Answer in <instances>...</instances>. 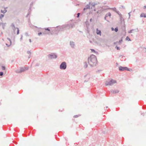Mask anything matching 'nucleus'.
I'll return each mask as SVG.
<instances>
[{
    "label": "nucleus",
    "instance_id": "26",
    "mask_svg": "<svg viewBox=\"0 0 146 146\" xmlns=\"http://www.w3.org/2000/svg\"><path fill=\"white\" fill-rule=\"evenodd\" d=\"M112 9L115 12L117 11L116 8L115 7H114L112 8Z\"/></svg>",
    "mask_w": 146,
    "mask_h": 146
},
{
    "label": "nucleus",
    "instance_id": "52",
    "mask_svg": "<svg viewBox=\"0 0 146 146\" xmlns=\"http://www.w3.org/2000/svg\"><path fill=\"white\" fill-rule=\"evenodd\" d=\"M32 4H33V3H31V5H32Z\"/></svg>",
    "mask_w": 146,
    "mask_h": 146
},
{
    "label": "nucleus",
    "instance_id": "19",
    "mask_svg": "<svg viewBox=\"0 0 146 146\" xmlns=\"http://www.w3.org/2000/svg\"><path fill=\"white\" fill-rule=\"evenodd\" d=\"M125 40H128L129 41H130L131 40L128 36L126 37L125 38Z\"/></svg>",
    "mask_w": 146,
    "mask_h": 146
},
{
    "label": "nucleus",
    "instance_id": "4",
    "mask_svg": "<svg viewBox=\"0 0 146 146\" xmlns=\"http://www.w3.org/2000/svg\"><path fill=\"white\" fill-rule=\"evenodd\" d=\"M66 63L65 62H62L60 66V68L61 70H65L66 69Z\"/></svg>",
    "mask_w": 146,
    "mask_h": 146
},
{
    "label": "nucleus",
    "instance_id": "38",
    "mask_svg": "<svg viewBox=\"0 0 146 146\" xmlns=\"http://www.w3.org/2000/svg\"><path fill=\"white\" fill-rule=\"evenodd\" d=\"M27 53L28 54H31V52L30 51H28L27 52Z\"/></svg>",
    "mask_w": 146,
    "mask_h": 146
},
{
    "label": "nucleus",
    "instance_id": "1",
    "mask_svg": "<svg viewBox=\"0 0 146 146\" xmlns=\"http://www.w3.org/2000/svg\"><path fill=\"white\" fill-rule=\"evenodd\" d=\"M88 63L91 67L96 66L97 64V61L96 56L92 54L91 55L88 59Z\"/></svg>",
    "mask_w": 146,
    "mask_h": 146
},
{
    "label": "nucleus",
    "instance_id": "6",
    "mask_svg": "<svg viewBox=\"0 0 146 146\" xmlns=\"http://www.w3.org/2000/svg\"><path fill=\"white\" fill-rule=\"evenodd\" d=\"M119 70L120 71H123L125 70H126L130 71L129 69L127 67H123L120 66L119 67Z\"/></svg>",
    "mask_w": 146,
    "mask_h": 146
},
{
    "label": "nucleus",
    "instance_id": "30",
    "mask_svg": "<svg viewBox=\"0 0 146 146\" xmlns=\"http://www.w3.org/2000/svg\"><path fill=\"white\" fill-rule=\"evenodd\" d=\"M134 30V29H132L130 30V31H129L128 33H131L132 32V31Z\"/></svg>",
    "mask_w": 146,
    "mask_h": 146
},
{
    "label": "nucleus",
    "instance_id": "46",
    "mask_svg": "<svg viewBox=\"0 0 146 146\" xmlns=\"http://www.w3.org/2000/svg\"><path fill=\"white\" fill-rule=\"evenodd\" d=\"M144 9H146V6H144Z\"/></svg>",
    "mask_w": 146,
    "mask_h": 146
},
{
    "label": "nucleus",
    "instance_id": "39",
    "mask_svg": "<svg viewBox=\"0 0 146 146\" xmlns=\"http://www.w3.org/2000/svg\"><path fill=\"white\" fill-rule=\"evenodd\" d=\"M42 34V32H40L39 33H38V36H40V35H41V34Z\"/></svg>",
    "mask_w": 146,
    "mask_h": 146
},
{
    "label": "nucleus",
    "instance_id": "32",
    "mask_svg": "<svg viewBox=\"0 0 146 146\" xmlns=\"http://www.w3.org/2000/svg\"><path fill=\"white\" fill-rule=\"evenodd\" d=\"M3 72H0V76H2L3 75Z\"/></svg>",
    "mask_w": 146,
    "mask_h": 146
},
{
    "label": "nucleus",
    "instance_id": "41",
    "mask_svg": "<svg viewBox=\"0 0 146 146\" xmlns=\"http://www.w3.org/2000/svg\"><path fill=\"white\" fill-rule=\"evenodd\" d=\"M23 35H21V37L20 38L21 40H22V39H23Z\"/></svg>",
    "mask_w": 146,
    "mask_h": 146
},
{
    "label": "nucleus",
    "instance_id": "56",
    "mask_svg": "<svg viewBox=\"0 0 146 146\" xmlns=\"http://www.w3.org/2000/svg\"><path fill=\"white\" fill-rule=\"evenodd\" d=\"M137 29V32H138V29Z\"/></svg>",
    "mask_w": 146,
    "mask_h": 146
},
{
    "label": "nucleus",
    "instance_id": "3",
    "mask_svg": "<svg viewBox=\"0 0 146 146\" xmlns=\"http://www.w3.org/2000/svg\"><path fill=\"white\" fill-rule=\"evenodd\" d=\"M116 83V80L111 79L109 82H106L105 83V85L106 86H112Z\"/></svg>",
    "mask_w": 146,
    "mask_h": 146
},
{
    "label": "nucleus",
    "instance_id": "35",
    "mask_svg": "<svg viewBox=\"0 0 146 146\" xmlns=\"http://www.w3.org/2000/svg\"><path fill=\"white\" fill-rule=\"evenodd\" d=\"M80 13H78L77 14V17L78 18L79 17Z\"/></svg>",
    "mask_w": 146,
    "mask_h": 146
},
{
    "label": "nucleus",
    "instance_id": "28",
    "mask_svg": "<svg viewBox=\"0 0 146 146\" xmlns=\"http://www.w3.org/2000/svg\"><path fill=\"white\" fill-rule=\"evenodd\" d=\"M80 115H74V118H77V117H78V116H80Z\"/></svg>",
    "mask_w": 146,
    "mask_h": 146
},
{
    "label": "nucleus",
    "instance_id": "44",
    "mask_svg": "<svg viewBox=\"0 0 146 146\" xmlns=\"http://www.w3.org/2000/svg\"><path fill=\"white\" fill-rule=\"evenodd\" d=\"M42 34H43L44 35V34H47V33H46V32H43V33Z\"/></svg>",
    "mask_w": 146,
    "mask_h": 146
},
{
    "label": "nucleus",
    "instance_id": "23",
    "mask_svg": "<svg viewBox=\"0 0 146 146\" xmlns=\"http://www.w3.org/2000/svg\"><path fill=\"white\" fill-rule=\"evenodd\" d=\"M4 15L3 14H1L0 15V19H2Z\"/></svg>",
    "mask_w": 146,
    "mask_h": 146
},
{
    "label": "nucleus",
    "instance_id": "17",
    "mask_svg": "<svg viewBox=\"0 0 146 146\" xmlns=\"http://www.w3.org/2000/svg\"><path fill=\"white\" fill-rule=\"evenodd\" d=\"M111 15V14L109 12L107 14H106L105 15L106 17H108V16L110 17Z\"/></svg>",
    "mask_w": 146,
    "mask_h": 146
},
{
    "label": "nucleus",
    "instance_id": "22",
    "mask_svg": "<svg viewBox=\"0 0 146 146\" xmlns=\"http://www.w3.org/2000/svg\"><path fill=\"white\" fill-rule=\"evenodd\" d=\"M116 12L119 15V16L121 15V14L120 13L119 11H117Z\"/></svg>",
    "mask_w": 146,
    "mask_h": 146
},
{
    "label": "nucleus",
    "instance_id": "16",
    "mask_svg": "<svg viewBox=\"0 0 146 146\" xmlns=\"http://www.w3.org/2000/svg\"><path fill=\"white\" fill-rule=\"evenodd\" d=\"M84 68H86L88 67V64H87V62H85L84 63Z\"/></svg>",
    "mask_w": 146,
    "mask_h": 146
},
{
    "label": "nucleus",
    "instance_id": "33",
    "mask_svg": "<svg viewBox=\"0 0 146 146\" xmlns=\"http://www.w3.org/2000/svg\"><path fill=\"white\" fill-rule=\"evenodd\" d=\"M123 37H122L121 38V39L120 40H119V42L120 43H121L123 41V39H122Z\"/></svg>",
    "mask_w": 146,
    "mask_h": 146
},
{
    "label": "nucleus",
    "instance_id": "18",
    "mask_svg": "<svg viewBox=\"0 0 146 146\" xmlns=\"http://www.w3.org/2000/svg\"><path fill=\"white\" fill-rule=\"evenodd\" d=\"M7 11V10L6 9H5L3 11L2 10H1V12L3 14L5 13Z\"/></svg>",
    "mask_w": 146,
    "mask_h": 146
},
{
    "label": "nucleus",
    "instance_id": "40",
    "mask_svg": "<svg viewBox=\"0 0 146 146\" xmlns=\"http://www.w3.org/2000/svg\"><path fill=\"white\" fill-rule=\"evenodd\" d=\"M25 34L27 36H29V35H28V33H25Z\"/></svg>",
    "mask_w": 146,
    "mask_h": 146
},
{
    "label": "nucleus",
    "instance_id": "15",
    "mask_svg": "<svg viewBox=\"0 0 146 146\" xmlns=\"http://www.w3.org/2000/svg\"><path fill=\"white\" fill-rule=\"evenodd\" d=\"M7 39L9 41V42H10V44L9 45H8V44H6V45L8 46H10L11 44V43H12V42H11V39L9 38H7Z\"/></svg>",
    "mask_w": 146,
    "mask_h": 146
},
{
    "label": "nucleus",
    "instance_id": "10",
    "mask_svg": "<svg viewBox=\"0 0 146 146\" xmlns=\"http://www.w3.org/2000/svg\"><path fill=\"white\" fill-rule=\"evenodd\" d=\"M96 33L97 35H101V31L100 30H99L98 28L96 29Z\"/></svg>",
    "mask_w": 146,
    "mask_h": 146
},
{
    "label": "nucleus",
    "instance_id": "55",
    "mask_svg": "<svg viewBox=\"0 0 146 146\" xmlns=\"http://www.w3.org/2000/svg\"><path fill=\"white\" fill-rule=\"evenodd\" d=\"M108 108V106L106 107V108Z\"/></svg>",
    "mask_w": 146,
    "mask_h": 146
},
{
    "label": "nucleus",
    "instance_id": "49",
    "mask_svg": "<svg viewBox=\"0 0 146 146\" xmlns=\"http://www.w3.org/2000/svg\"><path fill=\"white\" fill-rule=\"evenodd\" d=\"M25 68V70H27L28 69V68Z\"/></svg>",
    "mask_w": 146,
    "mask_h": 146
},
{
    "label": "nucleus",
    "instance_id": "42",
    "mask_svg": "<svg viewBox=\"0 0 146 146\" xmlns=\"http://www.w3.org/2000/svg\"><path fill=\"white\" fill-rule=\"evenodd\" d=\"M17 27H15V29H13V28H12V29H13V31H15V30L16 29H17Z\"/></svg>",
    "mask_w": 146,
    "mask_h": 146
},
{
    "label": "nucleus",
    "instance_id": "11",
    "mask_svg": "<svg viewBox=\"0 0 146 146\" xmlns=\"http://www.w3.org/2000/svg\"><path fill=\"white\" fill-rule=\"evenodd\" d=\"M90 9V6L89 4L87 5L84 8L83 11H84L86 9Z\"/></svg>",
    "mask_w": 146,
    "mask_h": 146
},
{
    "label": "nucleus",
    "instance_id": "31",
    "mask_svg": "<svg viewBox=\"0 0 146 146\" xmlns=\"http://www.w3.org/2000/svg\"><path fill=\"white\" fill-rule=\"evenodd\" d=\"M2 68L3 70H5V66H2Z\"/></svg>",
    "mask_w": 146,
    "mask_h": 146
},
{
    "label": "nucleus",
    "instance_id": "53",
    "mask_svg": "<svg viewBox=\"0 0 146 146\" xmlns=\"http://www.w3.org/2000/svg\"><path fill=\"white\" fill-rule=\"evenodd\" d=\"M122 8H124V7H123V6H122Z\"/></svg>",
    "mask_w": 146,
    "mask_h": 146
},
{
    "label": "nucleus",
    "instance_id": "21",
    "mask_svg": "<svg viewBox=\"0 0 146 146\" xmlns=\"http://www.w3.org/2000/svg\"><path fill=\"white\" fill-rule=\"evenodd\" d=\"M11 27H12V28H13V29H15V26L14 24L13 23H12L11 24Z\"/></svg>",
    "mask_w": 146,
    "mask_h": 146
},
{
    "label": "nucleus",
    "instance_id": "7",
    "mask_svg": "<svg viewBox=\"0 0 146 146\" xmlns=\"http://www.w3.org/2000/svg\"><path fill=\"white\" fill-rule=\"evenodd\" d=\"M70 45L72 48H74L75 46V43L73 41H70Z\"/></svg>",
    "mask_w": 146,
    "mask_h": 146
},
{
    "label": "nucleus",
    "instance_id": "20",
    "mask_svg": "<svg viewBox=\"0 0 146 146\" xmlns=\"http://www.w3.org/2000/svg\"><path fill=\"white\" fill-rule=\"evenodd\" d=\"M15 72L18 73H21V72H20V70L18 69L15 70Z\"/></svg>",
    "mask_w": 146,
    "mask_h": 146
},
{
    "label": "nucleus",
    "instance_id": "48",
    "mask_svg": "<svg viewBox=\"0 0 146 146\" xmlns=\"http://www.w3.org/2000/svg\"><path fill=\"white\" fill-rule=\"evenodd\" d=\"M29 42H31V39H29Z\"/></svg>",
    "mask_w": 146,
    "mask_h": 146
},
{
    "label": "nucleus",
    "instance_id": "13",
    "mask_svg": "<svg viewBox=\"0 0 146 146\" xmlns=\"http://www.w3.org/2000/svg\"><path fill=\"white\" fill-rule=\"evenodd\" d=\"M140 17H144V18H146V15L144 13H142L141 14V15H140Z\"/></svg>",
    "mask_w": 146,
    "mask_h": 146
},
{
    "label": "nucleus",
    "instance_id": "25",
    "mask_svg": "<svg viewBox=\"0 0 146 146\" xmlns=\"http://www.w3.org/2000/svg\"><path fill=\"white\" fill-rule=\"evenodd\" d=\"M44 29L45 30H47L49 31H50V30L49 29V28H44Z\"/></svg>",
    "mask_w": 146,
    "mask_h": 146
},
{
    "label": "nucleus",
    "instance_id": "29",
    "mask_svg": "<svg viewBox=\"0 0 146 146\" xmlns=\"http://www.w3.org/2000/svg\"><path fill=\"white\" fill-rule=\"evenodd\" d=\"M17 34L18 35L19 33V29L18 28H17Z\"/></svg>",
    "mask_w": 146,
    "mask_h": 146
},
{
    "label": "nucleus",
    "instance_id": "8",
    "mask_svg": "<svg viewBox=\"0 0 146 146\" xmlns=\"http://www.w3.org/2000/svg\"><path fill=\"white\" fill-rule=\"evenodd\" d=\"M89 5H91L92 6V7H91V8L92 9L93 8H94L95 6L97 5V4L94 3H89Z\"/></svg>",
    "mask_w": 146,
    "mask_h": 146
},
{
    "label": "nucleus",
    "instance_id": "27",
    "mask_svg": "<svg viewBox=\"0 0 146 146\" xmlns=\"http://www.w3.org/2000/svg\"><path fill=\"white\" fill-rule=\"evenodd\" d=\"M120 21H122V19H123V18L122 17V15L120 16Z\"/></svg>",
    "mask_w": 146,
    "mask_h": 146
},
{
    "label": "nucleus",
    "instance_id": "14",
    "mask_svg": "<svg viewBox=\"0 0 146 146\" xmlns=\"http://www.w3.org/2000/svg\"><path fill=\"white\" fill-rule=\"evenodd\" d=\"M31 7H30L29 9L28 10V13L27 15L26 16V17H28V16L30 14L31 11Z\"/></svg>",
    "mask_w": 146,
    "mask_h": 146
},
{
    "label": "nucleus",
    "instance_id": "57",
    "mask_svg": "<svg viewBox=\"0 0 146 146\" xmlns=\"http://www.w3.org/2000/svg\"><path fill=\"white\" fill-rule=\"evenodd\" d=\"M124 28L125 29V26H124Z\"/></svg>",
    "mask_w": 146,
    "mask_h": 146
},
{
    "label": "nucleus",
    "instance_id": "37",
    "mask_svg": "<svg viewBox=\"0 0 146 146\" xmlns=\"http://www.w3.org/2000/svg\"><path fill=\"white\" fill-rule=\"evenodd\" d=\"M3 24V26H2V27H3V29H5V24Z\"/></svg>",
    "mask_w": 146,
    "mask_h": 146
},
{
    "label": "nucleus",
    "instance_id": "5",
    "mask_svg": "<svg viewBox=\"0 0 146 146\" xmlns=\"http://www.w3.org/2000/svg\"><path fill=\"white\" fill-rule=\"evenodd\" d=\"M47 56L49 58L51 59H56L57 57V56L56 54L54 53L48 54Z\"/></svg>",
    "mask_w": 146,
    "mask_h": 146
},
{
    "label": "nucleus",
    "instance_id": "50",
    "mask_svg": "<svg viewBox=\"0 0 146 146\" xmlns=\"http://www.w3.org/2000/svg\"><path fill=\"white\" fill-rule=\"evenodd\" d=\"M92 21V19H90V21L91 22Z\"/></svg>",
    "mask_w": 146,
    "mask_h": 146
},
{
    "label": "nucleus",
    "instance_id": "12",
    "mask_svg": "<svg viewBox=\"0 0 146 146\" xmlns=\"http://www.w3.org/2000/svg\"><path fill=\"white\" fill-rule=\"evenodd\" d=\"M25 70V68L21 67L20 68V72H24Z\"/></svg>",
    "mask_w": 146,
    "mask_h": 146
},
{
    "label": "nucleus",
    "instance_id": "45",
    "mask_svg": "<svg viewBox=\"0 0 146 146\" xmlns=\"http://www.w3.org/2000/svg\"><path fill=\"white\" fill-rule=\"evenodd\" d=\"M107 17H106V16H105V17H104V19L106 20L107 21H108V20H106V18Z\"/></svg>",
    "mask_w": 146,
    "mask_h": 146
},
{
    "label": "nucleus",
    "instance_id": "47",
    "mask_svg": "<svg viewBox=\"0 0 146 146\" xmlns=\"http://www.w3.org/2000/svg\"><path fill=\"white\" fill-rule=\"evenodd\" d=\"M111 30H112V31H113V30H114V28H113V27H112V28H111Z\"/></svg>",
    "mask_w": 146,
    "mask_h": 146
},
{
    "label": "nucleus",
    "instance_id": "24",
    "mask_svg": "<svg viewBox=\"0 0 146 146\" xmlns=\"http://www.w3.org/2000/svg\"><path fill=\"white\" fill-rule=\"evenodd\" d=\"M114 30L115 31V32H117L118 31V29L117 27L115 28L114 29Z\"/></svg>",
    "mask_w": 146,
    "mask_h": 146
},
{
    "label": "nucleus",
    "instance_id": "2",
    "mask_svg": "<svg viewBox=\"0 0 146 146\" xmlns=\"http://www.w3.org/2000/svg\"><path fill=\"white\" fill-rule=\"evenodd\" d=\"M74 26V24H70L65 25H63L61 26H58L56 27V28L55 29L56 31H57L58 32L60 31H62L66 29V28H72Z\"/></svg>",
    "mask_w": 146,
    "mask_h": 146
},
{
    "label": "nucleus",
    "instance_id": "51",
    "mask_svg": "<svg viewBox=\"0 0 146 146\" xmlns=\"http://www.w3.org/2000/svg\"><path fill=\"white\" fill-rule=\"evenodd\" d=\"M94 11H96V9H95L94 8Z\"/></svg>",
    "mask_w": 146,
    "mask_h": 146
},
{
    "label": "nucleus",
    "instance_id": "36",
    "mask_svg": "<svg viewBox=\"0 0 146 146\" xmlns=\"http://www.w3.org/2000/svg\"><path fill=\"white\" fill-rule=\"evenodd\" d=\"M91 51L92 52H96L95 51V50L94 49H91Z\"/></svg>",
    "mask_w": 146,
    "mask_h": 146
},
{
    "label": "nucleus",
    "instance_id": "54",
    "mask_svg": "<svg viewBox=\"0 0 146 146\" xmlns=\"http://www.w3.org/2000/svg\"><path fill=\"white\" fill-rule=\"evenodd\" d=\"M3 24V23H0V25H1V24Z\"/></svg>",
    "mask_w": 146,
    "mask_h": 146
},
{
    "label": "nucleus",
    "instance_id": "43",
    "mask_svg": "<svg viewBox=\"0 0 146 146\" xmlns=\"http://www.w3.org/2000/svg\"><path fill=\"white\" fill-rule=\"evenodd\" d=\"M131 12H129L128 13V15H129V18H130V13Z\"/></svg>",
    "mask_w": 146,
    "mask_h": 146
},
{
    "label": "nucleus",
    "instance_id": "34",
    "mask_svg": "<svg viewBox=\"0 0 146 146\" xmlns=\"http://www.w3.org/2000/svg\"><path fill=\"white\" fill-rule=\"evenodd\" d=\"M115 48H116L117 49V50H119L120 49L119 47L117 46H116L115 47Z\"/></svg>",
    "mask_w": 146,
    "mask_h": 146
},
{
    "label": "nucleus",
    "instance_id": "9",
    "mask_svg": "<svg viewBox=\"0 0 146 146\" xmlns=\"http://www.w3.org/2000/svg\"><path fill=\"white\" fill-rule=\"evenodd\" d=\"M111 92L113 94H115L118 93L119 92V91L117 90H111Z\"/></svg>",
    "mask_w": 146,
    "mask_h": 146
}]
</instances>
